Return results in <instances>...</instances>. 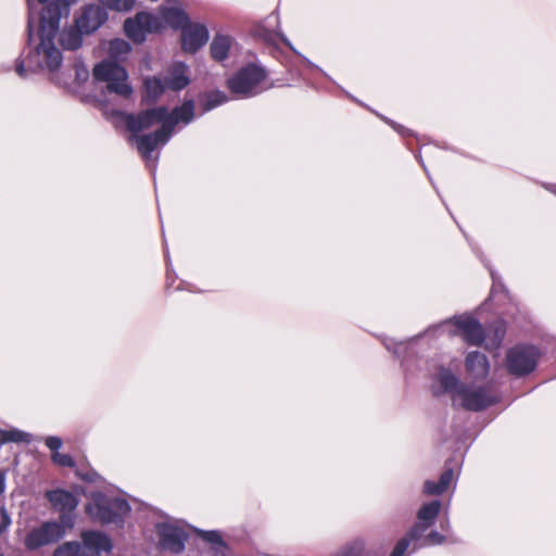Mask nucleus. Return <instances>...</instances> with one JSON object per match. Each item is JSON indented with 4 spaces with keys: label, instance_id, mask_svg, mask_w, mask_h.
Returning a JSON list of instances; mask_svg holds the SVG:
<instances>
[{
    "label": "nucleus",
    "instance_id": "9",
    "mask_svg": "<svg viewBox=\"0 0 556 556\" xmlns=\"http://www.w3.org/2000/svg\"><path fill=\"white\" fill-rule=\"evenodd\" d=\"M129 510L130 506L127 501L123 498L106 500L100 494L94 497L93 503L87 506L88 515L102 523L116 522Z\"/></svg>",
    "mask_w": 556,
    "mask_h": 556
},
{
    "label": "nucleus",
    "instance_id": "6",
    "mask_svg": "<svg viewBox=\"0 0 556 556\" xmlns=\"http://www.w3.org/2000/svg\"><path fill=\"white\" fill-rule=\"evenodd\" d=\"M110 538L100 531H85L81 543L66 542L58 547L53 556H100L102 552H111Z\"/></svg>",
    "mask_w": 556,
    "mask_h": 556
},
{
    "label": "nucleus",
    "instance_id": "28",
    "mask_svg": "<svg viewBox=\"0 0 556 556\" xmlns=\"http://www.w3.org/2000/svg\"><path fill=\"white\" fill-rule=\"evenodd\" d=\"M100 3L111 10L119 11V12H128L130 11L136 0H99Z\"/></svg>",
    "mask_w": 556,
    "mask_h": 556
},
{
    "label": "nucleus",
    "instance_id": "33",
    "mask_svg": "<svg viewBox=\"0 0 556 556\" xmlns=\"http://www.w3.org/2000/svg\"><path fill=\"white\" fill-rule=\"evenodd\" d=\"M453 479H454V472L451 468L443 471V473L441 475L440 480L438 482L442 493L447 490V488L452 483Z\"/></svg>",
    "mask_w": 556,
    "mask_h": 556
},
{
    "label": "nucleus",
    "instance_id": "5",
    "mask_svg": "<svg viewBox=\"0 0 556 556\" xmlns=\"http://www.w3.org/2000/svg\"><path fill=\"white\" fill-rule=\"evenodd\" d=\"M96 81L104 83L109 92L123 98H130L134 90L128 81V73L118 63L112 60H103L92 71Z\"/></svg>",
    "mask_w": 556,
    "mask_h": 556
},
{
    "label": "nucleus",
    "instance_id": "27",
    "mask_svg": "<svg viewBox=\"0 0 556 556\" xmlns=\"http://www.w3.org/2000/svg\"><path fill=\"white\" fill-rule=\"evenodd\" d=\"M365 553V543L363 540H354L342 546L332 556H363Z\"/></svg>",
    "mask_w": 556,
    "mask_h": 556
},
{
    "label": "nucleus",
    "instance_id": "7",
    "mask_svg": "<svg viewBox=\"0 0 556 556\" xmlns=\"http://www.w3.org/2000/svg\"><path fill=\"white\" fill-rule=\"evenodd\" d=\"M440 510V501H432L422 505L417 513V522L406 536L397 542L390 556H405L410 542H417L424 536L425 532L434 523Z\"/></svg>",
    "mask_w": 556,
    "mask_h": 556
},
{
    "label": "nucleus",
    "instance_id": "29",
    "mask_svg": "<svg viewBox=\"0 0 556 556\" xmlns=\"http://www.w3.org/2000/svg\"><path fill=\"white\" fill-rule=\"evenodd\" d=\"M195 531L199 532L200 536L204 541L216 546V548H217L216 552H223L225 549V545L223 543L222 535L219 534L218 531H200V530H195Z\"/></svg>",
    "mask_w": 556,
    "mask_h": 556
},
{
    "label": "nucleus",
    "instance_id": "39",
    "mask_svg": "<svg viewBox=\"0 0 556 556\" xmlns=\"http://www.w3.org/2000/svg\"><path fill=\"white\" fill-rule=\"evenodd\" d=\"M390 124L392 125V127L399 131L400 134H404V127L400 126V125H396L394 124L393 122H390Z\"/></svg>",
    "mask_w": 556,
    "mask_h": 556
},
{
    "label": "nucleus",
    "instance_id": "15",
    "mask_svg": "<svg viewBox=\"0 0 556 556\" xmlns=\"http://www.w3.org/2000/svg\"><path fill=\"white\" fill-rule=\"evenodd\" d=\"M455 330L453 334L460 336L467 343L479 345L484 340V332L481 325L471 316L463 315L453 319Z\"/></svg>",
    "mask_w": 556,
    "mask_h": 556
},
{
    "label": "nucleus",
    "instance_id": "30",
    "mask_svg": "<svg viewBox=\"0 0 556 556\" xmlns=\"http://www.w3.org/2000/svg\"><path fill=\"white\" fill-rule=\"evenodd\" d=\"M444 535L440 534L437 531H431L428 535H425L418 541V544H415L414 549L430 545H440L444 543Z\"/></svg>",
    "mask_w": 556,
    "mask_h": 556
},
{
    "label": "nucleus",
    "instance_id": "40",
    "mask_svg": "<svg viewBox=\"0 0 556 556\" xmlns=\"http://www.w3.org/2000/svg\"><path fill=\"white\" fill-rule=\"evenodd\" d=\"M549 191H552L553 193L556 194V185H551L548 187H546Z\"/></svg>",
    "mask_w": 556,
    "mask_h": 556
},
{
    "label": "nucleus",
    "instance_id": "23",
    "mask_svg": "<svg viewBox=\"0 0 556 556\" xmlns=\"http://www.w3.org/2000/svg\"><path fill=\"white\" fill-rule=\"evenodd\" d=\"M83 33L75 26L63 29L60 34V43L65 50H76L83 45Z\"/></svg>",
    "mask_w": 556,
    "mask_h": 556
},
{
    "label": "nucleus",
    "instance_id": "3",
    "mask_svg": "<svg viewBox=\"0 0 556 556\" xmlns=\"http://www.w3.org/2000/svg\"><path fill=\"white\" fill-rule=\"evenodd\" d=\"M194 116V105L191 100L185 101L170 113L165 106H159L140 112L137 115L125 114L124 121L129 131H143L157 124H163L172 134L179 123L189 124Z\"/></svg>",
    "mask_w": 556,
    "mask_h": 556
},
{
    "label": "nucleus",
    "instance_id": "8",
    "mask_svg": "<svg viewBox=\"0 0 556 556\" xmlns=\"http://www.w3.org/2000/svg\"><path fill=\"white\" fill-rule=\"evenodd\" d=\"M70 516H62L61 522L48 521L33 529L25 538V546L28 549H37L43 545L52 544L65 535V529L73 527Z\"/></svg>",
    "mask_w": 556,
    "mask_h": 556
},
{
    "label": "nucleus",
    "instance_id": "11",
    "mask_svg": "<svg viewBox=\"0 0 556 556\" xmlns=\"http://www.w3.org/2000/svg\"><path fill=\"white\" fill-rule=\"evenodd\" d=\"M540 357L539 350L533 345H517L506 356L507 369L511 375L521 377L534 370Z\"/></svg>",
    "mask_w": 556,
    "mask_h": 556
},
{
    "label": "nucleus",
    "instance_id": "25",
    "mask_svg": "<svg viewBox=\"0 0 556 556\" xmlns=\"http://www.w3.org/2000/svg\"><path fill=\"white\" fill-rule=\"evenodd\" d=\"M493 334L489 332L484 339L488 340L486 346L490 349H497L504 340L506 333L505 323L503 320L496 321L492 329Z\"/></svg>",
    "mask_w": 556,
    "mask_h": 556
},
{
    "label": "nucleus",
    "instance_id": "18",
    "mask_svg": "<svg viewBox=\"0 0 556 556\" xmlns=\"http://www.w3.org/2000/svg\"><path fill=\"white\" fill-rule=\"evenodd\" d=\"M466 371L475 379H484L490 371L486 356L480 352H470L465 359Z\"/></svg>",
    "mask_w": 556,
    "mask_h": 556
},
{
    "label": "nucleus",
    "instance_id": "42",
    "mask_svg": "<svg viewBox=\"0 0 556 556\" xmlns=\"http://www.w3.org/2000/svg\"><path fill=\"white\" fill-rule=\"evenodd\" d=\"M447 327H450V323H444L441 325V328H447Z\"/></svg>",
    "mask_w": 556,
    "mask_h": 556
},
{
    "label": "nucleus",
    "instance_id": "12",
    "mask_svg": "<svg viewBox=\"0 0 556 556\" xmlns=\"http://www.w3.org/2000/svg\"><path fill=\"white\" fill-rule=\"evenodd\" d=\"M162 29V21L157 15L140 12L124 23L125 34L137 43L146 40L147 35Z\"/></svg>",
    "mask_w": 556,
    "mask_h": 556
},
{
    "label": "nucleus",
    "instance_id": "36",
    "mask_svg": "<svg viewBox=\"0 0 556 556\" xmlns=\"http://www.w3.org/2000/svg\"><path fill=\"white\" fill-rule=\"evenodd\" d=\"M46 445L55 453L59 451V448L62 446V440L59 437H48L46 439Z\"/></svg>",
    "mask_w": 556,
    "mask_h": 556
},
{
    "label": "nucleus",
    "instance_id": "17",
    "mask_svg": "<svg viewBox=\"0 0 556 556\" xmlns=\"http://www.w3.org/2000/svg\"><path fill=\"white\" fill-rule=\"evenodd\" d=\"M167 89L179 91L190 84L189 67L182 62H174L165 74Z\"/></svg>",
    "mask_w": 556,
    "mask_h": 556
},
{
    "label": "nucleus",
    "instance_id": "21",
    "mask_svg": "<svg viewBox=\"0 0 556 556\" xmlns=\"http://www.w3.org/2000/svg\"><path fill=\"white\" fill-rule=\"evenodd\" d=\"M144 99L149 102L156 101L167 89L165 78L147 76L143 79Z\"/></svg>",
    "mask_w": 556,
    "mask_h": 556
},
{
    "label": "nucleus",
    "instance_id": "38",
    "mask_svg": "<svg viewBox=\"0 0 556 556\" xmlns=\"http://www.w3.org/2000/svg\"><path fill=\"white\" fill-rule=\"evenodd\" d=\"M5 489V473L0 471V495L4 492Z\"/></svg>",
    "mask_w": 556,
    "mask_h": 556
},
{
    "label": "nucleus",
    "instance_id": "4",
    "mask_svg": "<svg viewBox=\"0 0 556 556\" xmlns=\"http://www.w3.org/2000/svg\"><path fill=\"white\" fill-rule=\"evenodd\" d=\"M227 86L237 98H251L269 88L265 71L254 64L239 70L228 79Z\"/></svg>",
    "mask_w": 556,
    "mask_h": 556
},
{
    "label": "nucleus",
    "instance_id": "19",
    "mask_svg": "<svg viewBox=\"0 0 556 556\" xmlns=\"http://www.w3.org/2000/svg\"><path fill=\"white\" fill-rule=\"evenodd\" d=\"M47 497L52 506L66 516L65 513H72L76 509L78 501L76 496L64 490H54L47 493Z\"/></svg>",
    "mask_w": 556,
    "mask_h": 556
},
{
    "label": "nucleus",
    "instance_id": "22",
    "mask_svg": "<svg viewBox=\"0 0 556 556\" xmlns=\"http://www.w3.org/2000/svg\"><path fill=\"white\" fill-rule=\"evenodd\" d=\"M232 38L228 35L217 34L211 43V54L215 61H224L232 46Z\"/></svg>",
    "mask_w": 556,
    "mask_h": 556
},
{
    "label": "nucleus",
    "instance_id": "43",
    "mask_svg": "<svg viewBox=\"0 0 556 556\" xmlns=\"http://www.w3.org/2000/svg\"><path fill=\"white\" fill-rule=\"evenodd\" d=\"M0 556H3V555H0Z\"/></svg>",
    "mask_w": 556,
    "mask_h": 556
},
{
    "label": "nucleus",
    "instance_id": "13",
    "mask_svg": "<svg viewBox=\"0 0 556 556\" xmlns=\"http://www.w3.org/2000/svg\"><path fill=\"white\" fill-rule=\"evenodd\" d=\"M160 125L161 127L157 130L147 135H139L140 131H130L129 142L136 144L147 163H154L156 161L157 157L152 159V152L159 147L166 144L172 137V132L163 124Z\"/></svg>",
    "mask_w": 556,
    "mask_h": 556
},
{
    "label": "nucleus",
    "instance_id": "1",
    "mask_svg": "<svg viewBox=\"0 0 556 556\" xmlns=\"http://www.w3.org/2000/svg\"><path fill=\"white\" fill-rule=\"evenodd\" d=\"M42 10L39 17V43L28 52L26 62L30 71L55 72L62 63V53L54 39L60 29V21L68 14L70 7L77 0H37Z\"/></svg>",
    "mask_w": 556,
    "mask_h": 556
},
{
    "label": "nucleus",
    "instance_id": "31",
    "mask_svg": "<svg viewBox=\"0 0 556 556\" xmlns=\"http://www.w3.org/2000/svg\"><path fill=\"white\" fill-rule=\"evenodd\" d=\"M228 98L223 91H212L206 96V102L204 104V110L210 111L225 102H227Z\"/></svg>",
    "mask_w": 556,
    "mask_h": 556
},
{
    "label": "nucleus",
    "instance_id": "37",
    "mask_svg": "<svg viewBox=\"0 0 556 556\" xmlns=\"http://www.w3.org/2000/svg\"><path fill=\"white\" fill-rule=\"evenodd\" d=\"M16 73L18 76L25 78L27 75H26V68H25V62L24 61H17L16 63V68H15Z\"/></svg>",
    "mask_w": 556,
    "mask_h": 556
},
{
    "label": "nucleus",
    "instance_id": "26",
    "mask_svg": "<svg viewBox=\"0 0 556 556\" xmlns=\"http://www.w3.org/2000/svg\"><path fill=\"white\" fill-rule=\"evenodd\" d=\"M31 434L18 429L0 430V445L8 442H26L29 443Z\"/></svg>",
    "mask_w": 556,
    "mask_h": 556
},
{
    "label": "nucleus",
    "instance_id": "32",
    "mask_svg": "<svg viewBox=\"0 0 556 556\" xmlns=\"http://www.w3.org/2000/svg\"><path fill=\"white\" fill-rule=\"evenodd\" d=\"M52 460L62 467H74L75 462L68 454H61L59 452L52 455Z\"/></svg>",
    "mask_w": 556,
    "mask_h": 556
},
{
    "label": "nucleus",
    "instance_id": "14",
    "mask_svg": "<svg viewBox=\"0 0 556 556\" xmlns=\"http://www.w3.org/2000/svg\"><path fill=\"white\" fill-rule=\"evenodd\" d=\"M106 20L108 12L104 8L90 4L83 9L75 24L83 34L90 35L99 29Z\"/></svg>",
    "mask_w": 556,
    "mask_h": 556
},
{
    "label": "nucleus",
    "instance_id": "35",
    "mask_svg": "<svg viewBox=\"0 0 556 556\" xmlns=\"http://www.w3.org/2000/svg\"><path fill=\"white\" fill-rule=\"evenodd\" d=\"M424 492L428 495H440L442 494V491L440 490L439 483H435L433 481H426L424 485Z\"/></svg>",
    "mask_w": 556,
    "mask_h": 556
},
{
    "label": "nucleus",
    "instance_id": "2",
    "mask_svg": "<svg viewBox=\"0 0 556 556\" xmlns=\"http://www.w3.org/2000/svg\"><path fill=\"white\" fill-rule=\"evenodd\" d=\"M431 388L435 395L447 393L453 407L469 412H481L497 402L490 387L463 382L444 367H439L433 375Z\"/></svg>",
    "mask_w": 556,
    "mask_h": 556
},
{
    "label": "nucleus",
    "instance_id": "16",
    "mask_svg": "<svg viewBox=\"0 0 556 556\" xmlns=\"http://www.w3.org/2000/svg\"><path fill=\"white\" fill-rule=\"evenodd\" d=\"M208 40V30L203 24H187L181 29V47L189 53H195Z\"/></svg>",
    "mask_w": 556,
    "mask_h": 556
},
{
    "label": "nucleus",
    "instance_id": "20",
    "mask_svg": "<svg viewBox=\"0 0 556 556\" xmlns=\"http://www.w3.org/2000/svg\"><path fill=\"white\" fill-rule=\"evenodd\" d=\"M157 16L162 21V28L166 24L172 28L182 29L189 24L188 15L179 8H162Z\"/></svg>",
    "mask_w": 556,
    "mask_h": 556
},
{
    "label": "nucleus",
    "instance_id": "10",
    "mask_svg": "<svg viewBox=\"0 0 556 556\" xmlns=\"http://www.w3.org/2000/svg\"><path fill=\"white\" fill-rule=\"evenodd\" d=\"M159 547L172 554H180L185 549L189 533L179 521H166L156 525Z\"/></svg>",
    "mask_w": 556,
    "mask_h": 556
},
{
    "label": "nucleus",
    "instance_id": "34",
    "mask_svg": "<svg viewBox=\"0 0 556 556\" xmlns=\"http://www.w3.org/2000/svg\"><path fill=\"white\" fill-rule=\"evenodd\" d=\"M34 29H35V14L33 12V8L29 4V14L27 22V33H28V43L30 45L34 40Z\"/></svg>",
    "mask_w": 556,
    "mask_h": 556
},
{
    "label": "nucleus",
    "instance_id": "41",
    "mask_svg": "<svg viewBox=\"0 0 556 556\" xmlns=\"http://www.w3.org/2000/svg\"><path fill=\"white\" fill-rule=\"evenodd\" d=\"M281 39H282V41H283L285 43H287L288 46H290V43H289V41H288V39H287L286 37H283V36H282V37H281Z\"/></svg>",
    "mask_w": 556,
    "mask_h": 556
},
{
    "label": "nucleus",
    "instance_id": "24",
    "mask_svg": "<svg viewBox=\"0 0 556 556\" xmlns=\"http://www.w3.org/2000/svg\"><path fill=\"white\" fill-rule=\"evenodd\" d=\"M131 51V46L124 39H113L109 42L108 46V54L109 59L116 63L122 62L127 59L129 52Z\"/></svg>",
    "mask_w": 556,
    "mask_h": 556
}]
</instances>
